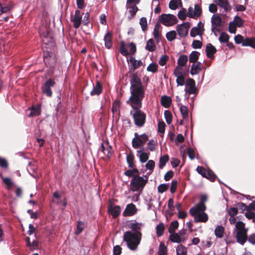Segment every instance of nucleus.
Listing matches in <instances>:
<instances>
[{"mask_svg":"<svg viewBox=\"0 0 255 255\" xmlns=\"http://www.w3.org/2000/svg\"><path fill=\"white\" fill-rule=\"evenodd\" d=\"M130 96L127 103L129 105L134 112L131 111L135 124L138 127H142L145 121V114L139 110L142 106V101L144 97V88L140 78L136 73L133 74L130 79Z\"/></svg>","mask_w":255,"mask_h":255,"instance_id":"nucleus-1","label":"nucleus"},{"mask_svg":"<svg viewBox=\"0 0 255 255\" xmlns=\"http://www.w3.org/2000/svg\"><path fill=\"white\" fill-rule=\"evenodd\" d=\"M207 200V196L206 195H201L199 203L190 210V213L194 217V221L196 223H205L208 220V216L205 212L206 209L205 202Z\"/></svg>","mask_w":255,"mask_h":255,"instance_id":"nucleus-2","label":"nucleus"},{"mask_svg":"<svg viewBox=\"0 0 255 255\" xmlns=\"http://www.w3.org/2000/svg\"><path fill=\"white\" fill-rule=\"evenodd\" d=\"M142 234L141 232H126L123 236L124 240L127 243L128 247L132 251L136 250L141 239Z\"/></svg>","mask_w":255,"mask_h":255,"instance_id":"nucleus-3","label":"nucleus"},{"mask_svg":"<svg viewBox=\"0 0 255 255\" xmlns=\"http://www.w3.org/2000/svg\"><path fill=\"white\" fill-rule=\"evenodd\" d=\"M248 229L245 228V224L241 222H236L234 234L237 243L244 245L248 240L247 233Z\"/></svg>","mask_w":255,"mask_h":255,"instance_id":"nucleus-4","label":"nucleus"},{"mask_svg":"<svg viewBox=\"0 0 255 255\" xmlns=\"http://www.w3.org/2000/svg\"><path fill=\"white\" fill-rule=\"evenodd\" d=\"M148 181L146 176L141 177L138 175L133 176L130 182V189L133 192L140 193L143 190Z\"/></svg>","mask_w":255,"mask_h":255,"instance_id":"nucleus-5","label":"nucleus"},{"mask_svg":"<svg viewBox=\"0 0 255 255\" xmlns=\"http://www.w3.org/2000/svg\"><path fill=\"white\" fill-rule=\"evenodd\" d=\"M136 46L133 43L126 44L124 41L120 42V51L124 56L133 54L136 52Z\"/></svg>","mask_w":255,"mask_h":255,"instance_id":"nucleus-6","label":"nucleus"},{"mask_svg":"<svg viewBox=\"0 0 255 255\" xmlns=\"http://www.w3.org/2000/svg\"><path fill=\"white\" fill-rule=\"evenodd\" d=\"M160 20L164 25L172 26L177 22V19L174 15L170 14H162L160 17Z\"/></svg>","mask_w":255,"mask_h":255,"instance_id":"nucleus-7","label":"nucleus"},{"mask_svg":"<svg viewBox=\"0 0 255 255\" xmlns=\"http://www.w3.org/2000/svg\"><path fill=\"white\" fill-rule=\"evenodd\" d=\"M191 24L188 22H185L182 24H178L176 26V31L178 35L181 37H185L188 33L189 29Z\"/></svg>","mask_w":255,"mask_h":255,"instance_id":"nucleus-8","label":"nucleus"},{"mask_svg":"<svg viewBox=\"0 0 255 255\" xmlns=\"http://www.w3.org/2000/svg\"><path fill=\"white\" fill-rule=\"evenodd\" d=\"M148 139V136L143 134L136 136L132 141V146L134 148L143 146Z\"/></svg>","mask_w":255,"mask_h":255,"instance_id":"nucleus-9","label":"nucleus"},{"mask_svg":"<svg viewBox=\"0 0 255 255\" xmlns=\"http://www.w3.org/2000/svg\"><path fill=\"white\" fill-rule=\"evenodd\" d=\"M185 85V96L189 94H194L196 92L197 89L195 87V82L191 78H188L184 84Z\"/></svg>","mask_w":255,"mask_h":255,"instance_id":"nucleus-10","label":"nucleus"},{"mask_svg":"<svg viewBox=\"0 0 255 255\" xmlns=\"http://www.w3.org/2000/svg\"><path fill=\"white\" fill-rule=\"evenodd\" d=\"M204 31V23L199 21L196 26H194L191 29L190 36L195 37L197 35L201 36Z\"/></svg>","mask_w":255,"mask_h":255,"instance_id":"nucleus-11","label":"nucleus"},{"mask_svg":"<svg viewBox=\"0 0 255 255\" xmlns=\"http://www.w3.org/2000/svg\"><path fill=\"white\" fill-rule=\"evenodd\" d=\"M202 10L198 4H195L194 8L190 7L187 13L188 17L196 18L198 17L201 14Z\"/></svg>","mask_w":255,"mask_h":255,"instance_id":"nucleus-12","label":"nucleus"},{"mask_svg":"<svg viewBox=\"0 0 255 255\" xmlns=\"http://www.w3.org/2000/svg\"><path fill=\"white\" fill-rule=\"evenodd\" d=\"M196 170L203 177L208 178L212 181L215 180L216 176L211 171L206 170L204 167L201 166H198Z\"/></svg>","mask_w":255,"mask_h":255,"instance_id":"nucleus-13","label":"nucleus"},{"mask_svg":"<svg viewBox=\"0 0 255 255\" xmlns=\"http://www.w3.org/2000/svg\"><path fill=\"white\" fill-rule=\"evenodd\" d=\"M39 34L44 43L48 44L49 43L52 42V36L46 29L44 30V29L41 28L39 31Z\"/></svg>","mask_w":255,"mask_h":255,"instance_id":"nucleus-14","label":"nucleus"},{"mask_svg":"<svg viewBox=\"0 0 255 255\" xmlns=\"http://www.w3.org/2000/svg\"><path fill=\"white\" fill-rule=\"evenodd\" d=\"M55 82L52 80H48L42 88L43 93L47 96L50 97L52 95L51 87L53 86Z\"/></svg>","mask_w":255,"mask_h":255,"instance_id":"nucleus-15","label":"nucleus"},{"mask_svg":"<svg viewBox=\"0 0 255 255\" xmlns=\"http://www.w3.org/2000/svg\"><path fill=\"white\" fill-rule=\"evenodd\" d=\"M127 61L130 69L132 71H134L142 65V62L141 60H136L132 57L127 59Z\"/></svg>","mask_w":255,"mask_h":255,"instance_id":"nucleus-16","label":"nucleus"},{"mask_svg":"<svg viewBox=\"0 0 255 255\" xmlns=\"http://www.w3.org/2000/svg\"><path fill=\"white\" fill-rule=\"evenodd\" d=\"M45 64L50 67L55 65L56 62V58L52 54L49 53L45 54L43 56Z\"/></svg>","mask_w":255,"mask_h":255,"instance_id":"nucleus-17","label":"nucleus"},{"mask_svg":"<svg viewBox=\"0 0 255 255\" xmlns=\"http://www.w3.org/2000/svg\"><path fill=\"white\" fill-rule=\"evenodd\" d=\"M137 209L135 206L132 204H128L123 213L125 216H131L135 214L137 212Z\"/></svg>","mask_w":255,"mask_h":255,"instance_id":"nucleus-18","label":"nucleus"},{"mask_svg":"<svg viewBox=\"0 0 255 255\" xmlns=\"http://www.w3.org/2000/svg\"><path fill=\"white\" fill-rule=\"evenodd\" d=\"M82 16L79 10L75 11V15L72 19L73 22V26L75 28H78L81 25Z\"/></svg>","mask_w":255,"mask_h":255,"instance_id":"nucleus-19","label":"nucleus"},{"mask_svg":"<svg viewBox=\"0 0 255 255\" xmlns=\"http://www.w3.org/2000/svg\"><path fill=\"white\" fill-rule=\"evenodd\" d=\"M126 7L128 9V12L130 14V15L128 16V18L129 20H130L136 14L138 10V7L135 5V4L128 3L126 4Z\"/></svg>","mask_w":255,"mask_h":255,"instance_id":"nucleus-20","label":"nucleus"},{"mask_svg":"<svg viewBox=\"0 0 255 255\" xmlns=\"http://www.w3.org/2000/svg\"><path fill=\"white\" fill-rule=\"evenodd\" d=\"M101 151L108 157L112 155V149L108 143H105L102 144Z\"/></svg>","mask_w":255,"mask_h":255,"instance_id":"nucleus-21","label":"nucleus"},{"mask_svg":"<svg viewBox=\"0 0 255 255\" xmlns=\"http://www.w3.org/2000/svg\"><path fill=\"white\" fill-rule=\"evenodd\" d=\"M221 18L218 14H214L211 18L212 29H216L221 25Z\"/></svg>","mask_w":255,"mask_h":255,"instance_id":"nucleus-22","label":"nucleus"},{"mask_svg":"<svg viewBox=\"0 0 255 255\" xmlns=\"http://www.w3.org/2000/svg\"><path fill=\"white\" fill-rule=\"evenodd\" d=\"M136 155L141 163H145L148 159L149 153L144 152L143 149H140L137 150Z\"/></svg>","mask_w":255,"mask_h":255,"instance_id":"nucleus-23","label":"nucleus"},{"mask_svg":"<svg viewBox=\"0 0 255 255\" xmlns=\"http://www.w3.org/2000/svg\"><path fill=\"white\" fill-rule=\"evenodd\" d=\"M180 110L183 118L180 122V124H184V122L187 121L188 119V110L187 107L181 105Z\"/></svg>","mask_w":255,"mask_h":255,"instance_id":"nucleus-24","label":"nucleus"},{"mask_svg":"<svg viewBox=\"0 0 255 255\" xmlns=\"http://www.w3.org/2000/svg\"><path fill=\"white\" fill-rule=\"evenodd\" d=\"M216 3L220 7L223 8L226 12L231 9V6L228 0H217Z\"/></svg>","mask_w":255,"mask_h":255,"instance_id":"nucleus-25","label":"nucleus"},{"mask_svg":"<svg viewBox=\"0 0 255 255\" xmlns=\"http://www.w3.org/2000/svg\"><path fill=\"white\" fill-rule=\"evenodd\" d=\"M216 48L211 43H208L206 45V52L207 56L208 58H212L214 57V54L216 52Z\"/></svg>","mask_w":255,"mask_h":255,"instance_id":"nucleus-26","label":"nucleus"},{"mask_svg":"<svg viewBox=\"0 0 255 255\" xmlns=\"http://www.w3.org/2000/svg\"><path fill=\"white\" fill-rule=\"evenodd\" d=\"M108 211L114 218H116L121 213V207L119 206H111L109 207Z\"/></svg>","mask_w":255,"mask_h":255,"instance_id":"nucleus-27","label":"nucleus"},{"mask_svg":"<svg viewBox=\"0 0 255 255\" xmlns=\"http://www.w3.org/2000/svg\"><path fill=\"white\" fill-rule=\"evenodd\" d=\"M112 33L108 31L104 36L105 46L107 48L110 49L111 48L112 45Z\"/></svg>","mask_w":255,"mask_h":255,"instance_id":"nucleus-28","label":"nucleus"},{"mask_svg":"<svg viewBox=\"0 0 255 255\" xmlns=\"http://www.w3.org/2000/svg\"><path fill=\"white\" fill-rule=\"evenodd\" d=\"M26 246L29 248L30 250L34 251L38 248V243L36 241H30V238L27 237L26 238Z\"/></svg>","mask_w":255,"mask_h":255,"instance_id":"nucleus-29","label":"nucleus"},{"mask_svg":"<svg viewBox=\"0 0 255 255\" xmlns=\"http://www.w3.org/2000/svg\"><path fill=\"white\" fill-rule=\"evenodd\" d=\"M170 234V239L172 242L179 243L186 239L185 238L181 237L177 233L173 232Z\"/></svg>","mask_w":255,"mask_h":255,"instance_id":"nucleus-30","label":"nucleus"},{"mask_svg":"<svg viewBox=\"0 0 255 255\" xmlns=\"http://www.w3.org/2000/svg\"><path fill=\"white\" fill-rule=\"evenodd\" d=\"M143 226V224L136 222H132L128 225V227L134 231L133 232H140V230Z\"/></svg>","mask_w":255,"mask_h":255,"instance_id":"nucleus-31","label":"nucleus"},{"mask_svg":"<svg viewBox=\"0 0 255 255\" xmlns=\"http://www.w3.org/2000/svg\"><path fill=\"white\" fill-rule=\"evenodd\" d=\"M201 70V63H194L191 66L190 73L192 75H196L199 73Z\"/></svg>","mask_w":255,"mask_h":255,"instance_id":"nucleus-32","label":"nucleus"},{"mask_svg":"<svg viewBox=\"0 0 255 255\" xmlns=\"http://www.w3.org/2000/svg\"><path fill=\"white\" fill-rule=\"evenodd\" d=\"M28 111H30V113L28 114V117L37 116L40 113V107L38 105L35 107L33 106Z\"/></svg>","mask_w":255,"mask_h":255,"instance_id":"nucleus-33","label":"nucleus"},{"mask_svg":"<svg viewBox=\"0 0 255 255\" xmlns=\"http://www.w3.org/2000/svg\"><path fill=\"white\" fill-rule=\"evenodd\" d=\"M243 46H251L253 48H255V38H246L243 42Z\"/></svg>","mask_w":255,"mask_h":255,"instance_id":"nucleus-34","label":"nucleus"},{"mask_svg":"<svg viewBox=\"0 0 255 255\" xmlns=\"http://www.w3.org/2000/svg\"><path fill=\"white\" fill-rule=\"evenodd\" d=\"M3 182L6 186L7 190H10L11 187L13 186V183L11 180L8 177H4L1 174L0 175Z\"/></svg>","mask_w":255,"mask_h":255,"instance_id":"nucleus-35","label":"nucleus"},{"mask_svg":"<svg viewBox=\"0 0 255 255\" xmlns=\"http://www.w3.org/2000/svg\"><path fill=\"white\" fill-rule=\"evenodd\" d=\"M153 34L157 42H159L160 39V32L159 30V25L156 24L154 27Z\"/></svg>","mask_w":255,"mask_h":255,"instance_id":"nucleus-36","label":"nucleus"},{"mask_svg":"<svg viewBox=\"0 0 255 255\" xmlns=\"http://www.w3.org/2000/svg\"><path fill=\"white\" fill-rule=\"evenodd\" d=\"M169 156L167 154H165L162 156H161L159 158V168H162L166 164V163L169 160Z\"/></svg>","mask_w":255,"mask_h":255,"instance_id":"nucleus-37","label":"nucleus"},{"mask_svg":"<svg viewBox=\"0 0 255 255\" xmlns=\"http://www.w3.org/2000/svg\"><path fill=\"white\" fill-rule=\"evenodd\" d=\"M102 92V86L99 82H97L96 85L94 87L93 90L91 92V95L92 96L95 95H99Z\"/></svg>","mask_w":255,"mask_h":255,"instance_id":"nucleus-38","label":"nucleus"},{"mask_svg":"<svg viewBox=\"0 0 255 255\" xmlns=\"http://www.w3.org/2000/svg\"><path fill=\"white\" fill-rule=\"evenodd\" d=\"M176 255H187V249L182 245H179L176 248Z\"/></svg>","mask_w":255,"mask_h":255,"instance_id":"nucleus-39","label":"nucleus"},{"mask_svg":"<svg viewBox=\"0 0 255 255\" xmlns=\"http://www.w3.org/2000/svg\"><path fill=\"white\" fill-rule=\"evenodd\" d=\"M145 48L150 52H152L155 50V45L152 39H150L147 41Z\"/></svg>","mask_w":255,"mask_h":255,"instance_id":"nucleus-40","label":"nucleus"},{"mask_svg":"<svg viewBox=\"0 0 255 255\" xmlns=\"http://www.w3.org/2000/svg\"><path fill=\"white\" fill-rule=\"evenodd\" d=\"M224 233V228L222 226H218L215 230V234L218 238L223 237Z\"/></svg>","mask_w":255,"mask_h":255,"instance_id":"nucleus-41","label":"nucleus"},{"mask_svg":"<svg viewBox=\"0 0 255 255\" xmlns=\"http://www.w3.org/2000/svg\"><path fill=\"white\" fill-rule=\"evenodd\" d=\"M161 103L162 106L166 108H168L170 105L171 99L169 97L164 96L161 97Z\"/></svg>","mask_w":255,"mask_h":255,"instance_id":"nucleus-42","label":"nucleus"},{"mask_svg":"<svg viewBox=\"0 0 255 255\" xmlns=\"http://www.w3.org/2000/svg\"><path fill=\"white\" fill-rule=\"evenodd\" d=\"M188 61V57L186 55H182L179 56L178 59V66L182 67L184 66Z\"/></svg>","mask_w":255,"mask_h":255,"instance_id":"nucleus-43","label":"nucleus"},{"mask_svg":"<svg viewBox=\"0 0 255 255\" xmlns=\"http://www.w3.org/2000/svg\"><path fill=\"white\" fill-rule=\"evenodd\" d=\"M199 53L197 51H193L189 56V61L191 63H195L199 58Z\"/></svg>","mask_w":255,"mask_h":255,"instance_id":"nucleus-44","label":"nucleus"},{"mask_svg":"<svg viewBox=\"0 0 255 255\" xmlns=\"http://www.w3.org/2000/svg\"><path fill=\"white\" fill-rule=\"evenodd\" d=\"M167 253V247L163 243H160L159 246L158 255H166Z\"/></svg>","mask_w":255,"mask_h":255,"instance_id":"nucleus-45","label":"nucleus"},{"mask_svg":"<svg viewBox=\"0 0 255 255\" xmlns=\"http://www.w3.org/2000/svg\"><path fill=\"white\" fill-rule=\"evenodd\" d=\"M185 74L183 68L181 66H177L174 70L173 75L175 77L185 75Z\"/></svg>","mask_w":255,"mask_h":255,"instance_id":"nucleus-46","label":"nucleus"},{"mask_svg":"<svg viewBox=\"0 0 255 255\" xmlns=\"http://www.w3.org/2000/svg\"><path fill=\"white\" fill-rule=\"evenodd\" d=\"M176 32L174 30H172L166 33V37L169 41H172L176 38Z\"/></svg>","mask_w":255,"mask_h":255,"instance_id":"nucleus-47","label":"nucleus"},{"mask_svg":"<svg viewBox=\"0 0 255 255\" xmlns=\"http://www.w3.org/2000/svg\"><path fill=\"white\" fill-rule=\"evenodd\" d=\"M156 234L158 237L161 236L164 232V226L163 223H160L157 225L156 228Z\"/></svg>","mask_w":255,"mask_h":255,"instance_id":"nucleus-48","label":"nucleus"},{"mask_svg":"<svg viewBox=\"0 0 255 255\" xmlns=\"http://www.w3.org/2000/svg\"><path fill=\"white\" fill-rule=\"evenodd\" d=\"M157 145V141L152 139L148 142L147 147L151 151H153L155 150Z\"/></svg>","mask_w":255,"mask_h":255,"instance_id":"nucleus-49","label":"nucleus"},{"mask_svg":"<svg viewBox=\"0 0 255 255\" xmlns=\"http://www.w3.org/2000/svg\"><path fill=\"white\" fill-rule=\"evenodd\" d=\"M145 167L151 173L155 167V162L153 160H149L145 164Z\"/></svg>","mask_w":255,"mask_h":255,"instance_id":"nucleus-50","label":"nucleus"},{"mask_svg":"<svg viewBox=\"0 0 255 255\" xmlns=\"http://www.w3.org/2000/svg\"><path fill=\"white\" fill-rule=\"evenodd\" d=\"M178 225L179 224L177 221L172 222L170 224V227H169L168 232L170 233H173L174 232L175 230L177 229Z\"/></svg>","mask_w":255,"mask_h":255,"instance_id":"nucleus-51","label":"nucleus"},{"mask_svg":"<svg viewBox=\"0 0 255 255\" xmlns=\"http://www.w3.org/2000/svg\"><path fill=\"white\" fill-rule=\"evenodd\" d=\"M176 77V82L178 86H182L184 85V84L186 82L185 79V75L179 76H177Z\"/></svg>","mask_w":255,"mask_h":255,"instance_id":"nucleus-52","label":"nucleus"},{"mask_svg":"<svg viewBox=\"0 0 255 255\" xmlns=\"http://www.w3.org/2000/svg\"><path fill=\"white\" fill-rule=\"evenodd\" d=\"M158 65L155 63H152L147 67V70L152 73H155L157 71Z\"/></svg>","mask_w":255,"mask_h":255,"instance_id":"nucleus-53","label":"nucleus"},{"mask_svg":"<svg viewBox=\"0 0 255 255\" xmlns=\"http://www.w3.org/2000/svg\"><path fill=\"white\" fill-rule=\"evenodd\" d=\"M229 39L228 34L226 33H222L219 38V40L221 42L227 43L228 42Z\"/></svg>","mask_w":255,"mask_h":255,"instance_id":"nucleus-54","label":"nucleus"},{"mask_svg":"<svg viewBox=\"0 0 255 255\" xmlns=\"http://www.w3.org/2000/svg\"><path fill=\"white\" fill-rule=\"evenodd\" d=\"M179 1H180V0H171L169 3V8L173 10L177 9Z\"/></svg>","mask_w":255,"mask_h":255,"instance_id":"nucleus-55","label":"nucleus"},{"mask_svg":"<svg viewBox=\"0 0 255 255\" xmlns=\"http://www.w3.org/2000/svg\"><path fill=\"white\" fill-rule=\"evenodd\" d=\"M233 23H234L237 26L241 27L243 24V20L240 17L236 16Z\"/></svg>","mask_w":255,"mask_h":255,"instance_id":"nucleus-56","label":"nucleus"},{"mask_svg":"<svg viewBox=\"0 0 255 255\" xmlns=\"http://www.w3.org/2000/svg\"><path fill=\"white\" fill-rule=\"evenodd\" d=\"M138 171L137 170H128L125 172V174L128 177H133V176H137Z\"/></svg>","mask_w":255,"mask_h":255,"instance_id":"nucleus-57","label":"nucleus"},{"mask_svg":"<svg viewBox=\"0 0 255 255\" xmlns=\"http://www.w3.org/2000/svg\"><path fill=\"white\" fill-rule=\"evenodd\" d=\"M139 24L143 31H145L147 27V20L146 18L141 17L140 19Z\"/></svg>","mask_w":255,"mask_h":255,"instance_id":"nucleus-58","label":"nucleus"},{"mask_svg":"<svg viewBox=\"0 0 255 255\" xmlns=\"http://www.w3.org/2000/svg\"><path fill=\"white\" fill-rule=\"evenodd\" d=\"M164 116L166 119V122L167 124L170 125L172 122V116L168 111H165L164 112Z\"/></svg>","mask_w":255,"mask_h":255,"instance_id":"nucleus-59","label":"nucleus"},{"mask_svg":"<svg viewBox=\"0 0 255 255\" xmlns=\"http://www.w3.org/2000/svg\"><path fill=\"white\" fill-rule=\"evenodd\" d=\"M84 227V223L82 221L79 222L77 224V230L76 231V234L77 235L80 234L81 232L83 230Z\"/></svg>","mask_w":255,"mask_h":255,"instance_id":"nucleus-60","label":"nucleus"},{"mask_svg":"<svg viewBox=\"0 0 255 255\" xmlns=\"http://www.w3.org/2000/svg\"><path fill=\"white\" fill-rule=\"evenodd\" d=\"M168 57L167 55H162L160 57V58L159 60V65L161 66L165 65L166 63V62L168 60Z\"/></svg>","mask_w":255,"mask_h":255,"instance_id":"nucleus-61","label":"nucleus"},{"mask_svg":"<svg viewBox=\"0 0 255 255\" xmlns=\"http://www.w3.org/2000/svg\"><path fill=\"white\" fill-rule=\"evenodd\" d=\"M228 212L230 216L235 217L238 214V210L237 208L233 207L229 209Z\"/></svg>","mask_w":255,"mask_h":255,"instance_id":"nucleus-62","label":"nucleus"},{"mask_svg":"<svg viewBox=\"0 0 255 255\" xmlns=\"http://www.w3.org/2000/svg\"><path fill=\"white\" fill-rule=\"evenodd\" d=\"M168 188V185L166 184H162L159 185L158 186V191L159 193H163L165 192Z\"/></svg>","mask_w":255,"mask_h":255,"instance_id":"nucleus-63","label":"nucleus"},{"mask_svg":"<svg viewBox=\"0 0 255 255\" xmlns=\"http://www.w3.org/2000/svg\"><path fill=\"white\" fill-rule=\"evenodd\" d=\"M249 242L252 245H255V233L252 234L248 238Z\"/></svg>","mask_w":255,"mask_h":255,"instance_id":"nucleus-64","label":"nucleus"}]
</instances>
